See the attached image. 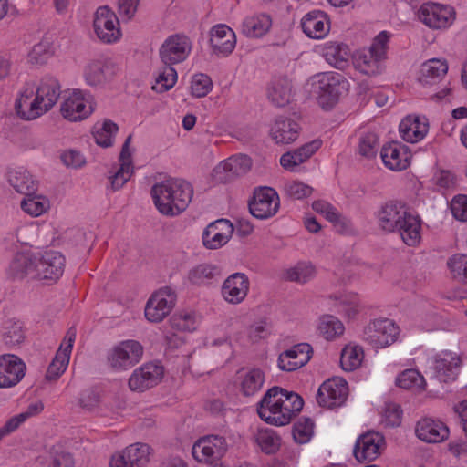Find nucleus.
Segmentation results:
<instances>
[{
  "instance_id": "f8f14e48",
  "label": "nucleus",
  "mask_w": 467,
  "mask_h": 467,
  "mask_svg": "<svg viewBox=\"0 0 467 467\" xmlns=\"http://www.w3.org/2000/svg\"><path fill=\"white\" fill-rule=\"evenodd\" d=\"M93 26L97 36L104 43H114L121 37L119 18L108 6L97 9Z\"/></svg>"
},
{
  "instance_id": "680f3d73",
  "label": "nucleus",
  "mask_w": 467,
  "mask_h": 467,
  "mask_svg": "<svg viewBox=\"0 0 467 467\" xmlns=\"http://www.w3.org/2000/svg\"><path fill=\"white\" fill-rule=\"evenodd\" d=\"M212 86V80L207 75L196 74L192 80V94L196 98H202L210 92Z\"/></svg>"
},
{
  "instance_id": "bb28decb",
  "label": "nucleus",
  "mask_w": 467,
  "mask_h": 467,
  "mask_svg": "<svg viewBox=\"0 0 467 467\" xmlns=\"http://www.w3.org/2000/svg\"><path fill=\"white\" fill-rule=\"evenodd\" d=\"M415 432L417 437L429 443L441 442L449 437L448 427L440 420L424 418L417 422Z\"/></svg>"
},
{
  "instance_id": "0eeeda50",
  "label": "nucleus",
  "mask_w": 467,
  "mask_h": 467,
  "mask_svg": "<svg viewBox=\"0 0 467 467\" xmlns=\"http://www.w3.org/2000/svg\"><path fill=\"white\" fill-rule=\"evenodd\" d=\"M400 335V327L389 318L371 321L363 330V339L375 348H383L395 343Z\"/></svg>"
},
{
  "instance_id": "4d7b16f0",
  "label": "nucleus",
  "mask_w": 467,
  "mask_h": 467,
  "mask_svg": "<svg viewBox=\"0 0 467 467\" xmlns=\"http://www.w3.org/2000/svg\"><path fill=\"white\" fill-rule=\"evenodd\" d=\"M314 423L310 419L300 420L293 427V438L296 443L304 444L309 441L313 435Z\"/></svg>"
},
{
  "instance_id": "a18cd8bd",
  "label": "nucleus",
  "mask_w": 467,
  "mask_h": 467,
  "mask_svg": "<svg viewBox=\"0 0 467 467\" xmlns=\"http://www.w3.org/2000/svg\"><path fill=\"white\" fill-rule=\"evenodd\" d=\"M447 267L455 281L467 285V254H455L447 261Z\"/></svg>"
},
{
  "instance_id": "9d476101",
  "label": "nucleus",
  "mask_w": 467,
  "mask_h": 467,
  "mask_svg": "<svg viewBox=\"0 0 467 467\" xmlns=\"http://www.w3.org/2000/svg\"><path fill=\"white\" fill-rule=\"evenodd\" d=\"M420 20L432 29L449 27L455 19L453 7L434 2L423 3L419 9Z\"/></svg>"
},
{
  "instance_id": "473e14b6",
  "label": "nucleus",
  "mask_w": 467,
  "mask_h": 467,
  "mask_svg": "<svg viewBox=\"0 0 467 467\" xmlns=\"http://www.w3.org/2000/svg\"><path fill=\"white\" fill-rule=\"evenodd\" d=\"M304 33L311 38H322L329 31L327 15L319 10L307 13L301 21Z\"/></svg>"
},
{
  "instance_id": "8fccbe9b",
  "label": "nucleus",
  "mask_w": 467,
  "mask_h": 467,
  "mask_svg": "<svg viewBox=\"0 0 467 467\" xmlns=\"http://www.w3.org/2000/svg\"><path fill=\"white\" fill-rule=\"evenodd\" d=\"M318 329L320 334L327 339L332 340L343 334L345 327L340 320L333 316L322 317Z\"/></svg>"
},
{
  "instance_id": "603ef678",
  "label": "nucleus",
  "mask_w": 467,
  "mask_h": 467,
  "mask_svg": "<svg viewBox=\"0 0 467 467\" xmlns=\"http://www.w3.org/2000/svg\"><path fill=\"white\" fill-rule=\"evenodd\" d=\"M22 210L32 215L39 216L48 208V201L41 195H26V198L21 202Z\"/></svg>"
},
{
  "instance_id": "f704fd0d",
  "label": "nucleus",
  "mask_w": 467,
  "mask_h": 467,
  "mask_svg": "<svg viewBox=\"0 0 467 467\" xmlns=\"http://www.w3.org/2000/svg\"><path fill=\"white\" fill-rule=\"evenodd\" d=\"M240 390L244 396H253L259 391L265 382V373L257 368H242L238 371Z\"/></svg>"
},
{
  "instance_id": "412c9836",
  "label": "nucleus",
  "mask_w": 467,
  "mask_h": 467,
  "mask_svg": "<svg viewBox=\"0 0 467 467\" xmlns=\"http://www.w3.org/2000/svg\"><path fill=\"white\" fill-rule=\"evenodd\" d=\"M35 94V87L27 86L21 90L15 103L16 114L25 120H34L47 113Z\"/></svg>"
},
{
  "instance_id": "338daca9",
  "label": "nucleus",
  "mask_w": 467,
  "mask_h": 467,
  "mask_svg": "<svg viewBox=\"0 0 467 467\" xmlns=\"http://www.w3.org/2000/svg\"><path fill=\"white\" fill-rule=\"evenodd\" d=\"M31 412H22L9 419L3 427L0 428V441L8 434L15 431L26 420L30 417Z\"/></svg>"
},
{
  "instance_id": "dca6fc26",
  "label": "nucleus",
  "mask_w": 467,
  "mask_h": 467,
  "mask_svg": "<svg viewBox=\"0 0 467 467\" xmlns=\"http://www.w3.org/2000/svg\"><path fill=\"white\" fill-rule=\"evenodd\" d=\"M226 451L227 442L224 437L208 435L194 443L192 453L198 462H210L223 456Z\"/></svg>"
},
{
  "instance_id": "e2e57ef3",
  "label": "nucleus",
  "mask_w": 467,
  "mask_h": 467,
  "mask_svg": "<svg viewBox=\"0 0 467 467\" xmlns=\"http://www.w3.org/2000/svg\"><path fill=\"white\" fill-rule=\"evenodd\" d=\"M285 193L296 200L308 197L312 193V188L301 182L292 181L285 185Z\"/></svg>"
},
{
  "instance_id": "13d9d810",
  "label": "nucleus",
  "mask_w": 467,
  "mask_h": 467,
  "mask_svg": "<svg viewBox=\"0 0 467 467\" xmlns=\"http://www.w3.org/2000/svg\"><path fill=\"white\" fill-rule=\"evenodd\" d=\"M119 128L116 123L107 119L104 121L101 129L94 134L97 144L102 147H109L112 145V138L117 133Z\"/></svg>"
},
{
  "instance_id": "39448f33",
  "label": "nucleus",
  "mask_w": 467,
  "mask_h": 467,
  "mask_svg": "<svg viewBox=\"0 0 467 467\" xmlns=\"http://www.w3.org/2000/svg\"><path fill=\"white\" fill-rule=\"evenodd\" d=\"M389 39V33L382 31L374 38L368 49L357 52L353 57L355 68L367 76L381 73L387 58Z\"/></svg>"
},
{
  "instance_id": "a19ab883",
  "label": "nucleus",
  "mask_w": 467,
  "mask_h": 467,
  "mask_svg": "<svg viewBox=\"0 0 467 467\" xmlns=\"http://www.w3.org/2000/svg\"><path fill=\"white\" fill-rule=\"evenodd\" d=\"M268 98L277 107H284L291 99V84L286 78L275 79L268 89Z\"/></svg>"
},
{
  "instance_id": "4468645a",
  "label": "nucleus",
  "mask_w": 467,
  "mask_h": 467,
  "mask_svg": "<svg viewBox=\"0 0 467 467\" xmlns=\"http://www.w3.org/2000/svg\"><path fill=\"white\" fill-rule=\"evenodd\" d=\"M94 109L95 103L89 96L86 97L81 90H74L62 102L60 112L69 121H79L88 118Z\"/></svg>"
},
{
  "instance_id": "cd10ccee",
  "label": "nucleus",
  "mask_w": 467,
  "mask_h": 467,
  "mask_svg": "<svg viewBox=\"0 0 467 467\" xmlns=\"http://www.w3.org/2000/svg\"><path fill=\"white\" fill-rule=\"evenodd\" d=\"M117 70V65L111 59L94 60L87 66L85 78L89 85L97 86L110 79Z\"/></svg>"
},
{
  "instance_id": "6ab92c4d",
  "label": "nucleus",
  "mask_w": 467,
  "mask_h": 467,
  "mask_svg": "<svg viewBox=\"0 0 467 467\" xmlns=\"http://www.w3.org/2000/svg\"><path fill=\"white\" fill-rule=\"evenodd\" d=\"M26 370V364L17 356H0V388H12L17 385L25 377Z\"/></svg>"
},
{
  "instance_id": "a211bd4d",
  "label": "nucleus",
  "mask_w": 467,
  "mask_h": 467,
  "mask_svg": "<svg viewBox=\"0 0 467 467\" xmlns=\"http://www.w3.org/2000/svg\"><path fill=\"white\" fill-rule=\"evenodd\" d=\"M462 358L459 354L444 350L434 358V375L440 382L450 383L459 376Z\"/></svg>"
},
{
  "instance_id": "864d4df0",
  "label": "nucleus",
  "mask_w": 467,
  "mask_h": 467,
  "mask_svg": "<svg viewBox=\"0 0 467 467\" xmlns=\"http://www.w3.org/2000/svg\"><path fill=\"white\" fill-rule=\"evenodd\" d=\"M177 81V72L173 67L163 65L156 77V83L152 87L157 92H164L171 89Z\"/></svg>"
},
{
  "instance_id": "c9c22d12",
  "label": "nucleus",
  "mask_w": 467,
  "mask_h": 467,
  "mask_svg": "<svg viewBox=\"0 0 467 467\" xmlns=\"http://www.w3.org/2000/svg\"><path fill=\"white\" fill-rule=\"evenodd\" d=\"M428 131V123L420 117L408 116L400 124V132L404 140L417 142L424 138Z\"/></svg>"
},
{
  "instance_id": "2eb2a0df",
  "label": "nucleus",
  "mask_w": 467,
  "mask_h": 467,
  "mask_svg": "<svg viewBox=\"0 0 467 467\" xmlns=\"http://www.w3.org/2000/svg\"><path fill=\"white\" fill-rule=\"evenodd\" d=\"M279 205L276 192L272 188L264 187L254 192L253 200L249 202V211L257 219H267L277 213Z\"/></svg>"
},
{
  "instance_id": "052dcab7",
  "label": "nucleus",
  "mask_w": 467,
  "mask_h": 467,
  "mask_svg": "<svg viewBox=\"0 0 467 467\" xmlns=\"http://www.w3.org/2000/svg\"><path fill=\"white\" fill-rule=\"evenodd\" d=\"M379 147V139L375 133L368 132L363 135L358 143V153L366 158L376 156Z\"/></svg>"
},
{
  "instance_id": "72a5a7b5",
  "label": "nucleus",
  "mask_w": 467,
  "mask_h": 467,
  "mask_svg": "<svg viewBox=\"0 0 467 467\" xmlns=\"http://www.w3.org/2000/svg\"><path fill=\"white\" fill-rule=\"evenodd\" d=\"M131 140V135H129L126 139L120 154L119 162L120 166L117 172L110 177L111 188L116 191L120 189L130 178L132 170L131 154L129 150V146Z\"/></svg>"
},
{
  "instance_id": "4be33fe9",
  "label": "nucleus",
  "mask_w": 467,
  "mask_h": 467,
  "mask_svg": "<svg viewBox=\"0 0 467 467\" xmlns=\"http://www.w3.org/2000/svg\"><path fill=\"white\" fill-rule=\"evenodd\" d=\"M252 167V161L247 155H235L221 162L214 170L216 180L226 183L245 174Z\"/></svg>"
},
{
  "instance_id": "f3484780",
  "label": "nucleus",
  "mask_w": 467,
  "mask_h": 467,
  "mask_svg": "<svg viewBox=\"0 0 467 467\" xmlns=\"http://www.w3.org/2000/svg\"><path fill=\"white\" fill-rule=\"evenodd\" d=\"M385 444V438L381 433L369 431L358 437L354 455L358 462L374 461L381 454Z\"/></svg>"
},
{
  "instance_id": "79ce46f5",
  "label": "nucleus",
  "mask_w": 467,
  "mask_h": 467,
  "mask_svg": "<svg viewBox=\"0 0 467 467\" xmlns=\"http://www.w3.org/2000/svg\"><path fill=\"white\" fill-rule=\"evenodd\" d=\"M364 358L363 348L359 346H346L340 356V365L345 371H353L359 368Z\"/></svg>"
},
{
  "instance_id": "4c0bfd02",
  "label": "nucleus",
  "mask_w": 467,
  "mask_h": 467,
  "mask_svg": "<svg viewBox=\"0 0 467 467\" xmlns=\"http://www.w3.org/2000/svg\"><path fill=\"white\" fill-rule=\"evenodd\" d=\"M448 71L445 60L430 59L422 64L419 80L423 85H431L441 80Z\"/></svg>"
},
{
  "instance_id": "c03bdc74",
  "label": "nucleus",
  "mask_w": 467,
  "mask_h": 467,
  "mask_svg": "<svg viewBox=\"0 0 467 467\" xmlns=\"http://www.w3.org/2000/svg\"><path fill=\"white\" fill-rule=\"evenodd\" d=\"M255 441L261 450L267 453L275 452L280 447V438L272 429H258L255 434Z\"/></svg>"
},
{
  "instance_id": "c85d7f7f",
  "label": "nucleus",
  "mask_w": 467,
  "mask_h": 467,
  "mask_svg": "<svg viewBox=\"0 0 467 467\" xmlns=\"http://www.w3.org/2000/svg\"><path fill=\"white\" fill-rule=\"evenodd\" d=\"M210 43L214 53L228 56L236 44L234 32L226 25L214 26L211 30Z\"/></svg>"
},
{
  "instance_id": "ea45409f",
  "label": "nucleus",
  "mask_w": 467,
  "mask_h": 467,
  "mask_svg": "<svg viewBox=\"0 0 467 467\" xmlns=\"http://www.w3.org/2000/svg\"><path fill=\"white\" fill-rule=\"evenodd\" d=\"M9 182L14 189L25 195L35 194L38 183L26 170H17L9 173Z\"/></svg>"
},
{
  "instance_id": "ddd939ff",
  "label": "nucleus",
  "mask_w": 467,
  "mask_h": 467,
  "mask_svg": "<svg viewBox=\"0 0 467 467\" xmlns=\"http://www.w3.org/2000/svg\"><path fill=\"white\" fill-rule=\"evenodd\" d=\"M348 395L345 379L333 378L326 380L318 389L317 401L319 406L333 409L342 406Z\"/></svg>"
},
{
  "instance_id": "37998d69",
  "label": "nucleus",
  "mask_w": 467,
  "mask_h": 467,
  "mask_svg": "<svg viewBox=\"0 0 467 467\" xmlns=\"http://www.w3.org/2000/svg\"><path fill=\"white\" fill-rule=\"evenodd\" d=\"M396 384L405 389L422 391L426 382L424 377L416 369H406L396 379Z\"/></svg>"
},
{
  "instance_id": "aec40b11",
  "label": "nucleus",
  "mask_w": 467,
  "mask_h": 467,
  "mask_svg": "<svg viewBox=\"0 0 467 467\" xmlns=\"http://www.w3.org/2000/svg\"><path fill=\"white\" fill-rule=\"evenodd\" d=\"M163 372L162 366L146 363L133 371L129 379V387L133 391H145L161 380Z\"/></svg>"
},
{
  "instance_id": "774afa93",
  "label": "nucleus",
  "mask_w": 467,
  "mask_h": 467,
  "mask_svg": "<svg viewBox=\"0 0 467 467\" xmlns=\"http://www.w3.org/2000/svg\"><path fill=\"white\" fill-rule=\"evenodd\" d=\"M31 412H22L9 419L3 427L0 428V441L8 434L15 431L26 420L30 417Z\"/></svg>"
},
{
  "instance_id": "9b49d317",
  "label": "nucleus",
  "mask_w": 467,
  "mask_h": 467,
  "mask_svg": "<svg viewBox=\"0 0 467 467\" xmlns=\"http://www.w3.org/2000/svg\"><path fill=\"white\" fill-rule=\"evenodd\" d=\"M192 50L191 39L183 34L170 36L161 46L159 56L163 65L173 67L183 62Z\"/></svg>"
},
{
  "instance_id": "6e6d98bb",
  "label": "nucleus",
  "mask_w": 467,
  "mask_h": 467,
  "mask_svg": "<svg viewBox=\"0 0 467 467\" xmlns=\"http://www.w3.org/2000/svg\"><path fill=\"white\" fill-rule=\"evenodd\" d=\"M47 467H75V461L68 451L52 447L49 451Z\"/></svg>"
},
{
  "instance_id": "a878e982",
  "label": "nucleus",
  "mask_w": 467,
  "mask_h": 467,
  "mask_svg": "<svg viewBox=\"0 0 467 467\" xmlns=\"http://www.w3.org/2000/svg\"><path fill=\"white\" fill-rule=\"evenodd\" d=\"M301 127L294 119L280 116L275 119L270 130V136L276 144L286 145L296 141Z\"/></svg>"
},
{
  "instance_id": "6e6552de",
  "label": "nucleus",
  "mask_w": 467,
  "mask_h": 467,
  "mask_svg": "<svg viewBox=\"0 0 467 467\" xmlns=\"http://www.w3.org/2000/svg\"><path fill=\"white\" fill-rule=\"evenodd\" d=\"M142 355L143 348L140 342L125 340L109 351L108 365L114 371L127 370L139 363Z\"/></svg>"
},
{
  "instance_id": "423d86ee",
  "label": "nucleus",
  "mask_w": 467,
  "mask_h": 467,
  "mask_svg": "<svg viewBox=\"0 0 467 467\" xmlns=\"http://www.w3.org/2000/svg\"><path fill=\"white\" fill-rule=\"evenodd\" d=\"M318 104L323 109L333 108L339 98L348 91V82L339 73L323 72L313 77Z\"/></svg>"
},
{
  "instance_id": "7c9ffc66",
  "label": "nucleus",
  "mask_w": 467,
  "mask_h": 467,
  "mask_svg": "<svg viewBox=\"0 0 467 467\" xmlns=\"http://www.w3.org/2000/svg\"><path fill=\"white\" fill-rule=\"evenodd\" d=\"M321 144L320 140H314L295 150L287 151L281 156L280 164L285 170L294 171L298 165L308 160Z\"/></svg>"
},
{
  "instance_id": "f257e3e1",
  "label": "nucleus",
  "mask_w": 467,
  "mask_h": 467,
  "mask_svg": "<svg viewBox=\"0 0 467 467\" xmlns=\"http://www.w3.org/2000/svg\"><path fill=\"white\" fill-rule=\"evenodd\" d=\"M303 406L304 400L298 394L273 387L258 403L257 413L266 423L284 426L301 411Z\"/></svg>"
},
{
  "instance_id": "b1692460",
  "label": "nucleus",
  "mask_w": 467,
  "mask_h": 467,
  "mask_svg": "<svg viewBox=\"0 0 467 467\" xmlns=\"http://www.w3.org/2000/svg\"><path fill=\"white\" fill-rule=\"evenodd\" d=\"M312 347L307 343L295 345L282 352L278 358V367L284 371H295L305 366L311 358Z\"/></svg>"
},
{
  "instance_id": "5fc2aeb1",
  "label": "nucleus",
  "mask_w": 467,
  "mask_h": 467,
  "mask_svg": "<svg viewBox=\"0 0 467 467\" xmlns=\"http://www.w3.org/2000/svg\"><path fill=\"white\" fill-rule=\"evenodd\" d=\"M218 274L216 266L202 264L192 268L188 274V279L191 284L200 285L206 281L213 279Z\"/></svg>"
},
{
  "instance_id": "0e129e2a",
  "label": "nucleus",
  "mask_w": 467,
  "mask_h": 467,
  "mask_svg": "<svg viewBox=\"0 0 467 467\" xmlns=\"http://www.w3.org/2000/svg\"><path fill=\"white\" fill-rule=\"evenodd\" d=\"M383 416L387 426L396 427L401 422L402 410L398 404L389 403L386 405Z\"/></svg>"
},
{
  "instance_id": "c756f323",
  "label": "nucleus",
  "mask_w": 467,
  "mask_h": 467,
  "mask_svg": "<svg viewBox=\"0 0 467 467\" xmlns=\"http://www.w3.org/2000/svg\"><path fill=\"white\" fill-rule=\"evenodd\" d=\"M249 289V281L244 274L235 273L223 283L222 293L226 301L238 304L244 299Z\"/></svg>"
},
{
  "instance_id": "1a4fd4ad",
  "label": "nucleus",
  "mask_w": 467,
  "mask_h": 467,
  "mask_svg": "<svg viewBox=\"0 0 467 467\" xmlns=\"http://www.w3.org/2000/svg\"><path fill=\"white\" fill-rule=\"evenodd\" d=\"M177 299L175 291L161 287L151 295L145 306V317L150 322L162 321L173 309Z\"/></svg>"
},
{
  "instance_id": "393cba45",
  "label": "nucleus",
  "mask_w": 467,
  "mask_h": 467,
  "mask_svg": "<svg viewBox=\"0 0 467 467\" xmlns=\"http://www.w3.org/2000/svg\"><path fill=\"white\" fill-rule=\"evenodd\" d=\"M380 157L389 170L403 171L410 164L411 153L407 146L392 142L382 147Z\"/></svg>"
},
{
  "instance_id": "20e7f679",
  "label": "nucleus",
  "mask_w": 467,
  "mask_h": 467,
  "mask_svg": "<svg viewBox=\"0 0 467 467\" xmlns=\"http://www.w3.org/2000/svg\"><path fill=\"white\" fill-rule=\"evenodd\" d=\"M66 259L57 251L48 250L31 256L20 254L12 264L15 270L40 280L56 282L64 273Z\"/></svg>"
},
{
  "instance_id": "7ed1b4c3",
  "label": "nucleus",
  "mask_w": 467,
  "mask_h": 467,
  "mask_svg": "<svg viewBox=\"0 0 467 467\" xmlns=\"http://www.w3.org/2000/svg\"><path fill=\"white\" fill-rule=\"evenodd\" d=\"M158 211L173 217L186 210L193 195L192 186L182 179H168L156 183L150 191Z\"/></svg>"
},
{
  "instance_id": "2f4dec72",
  "label": "nucleus",
  "mask_w": 467,
  "mask_h": 467,
  "mask_svg": "<svg viewBox=\"0 0 467 467\" xmlns=\"http://www.w3.org/2000/svg\"><path fill=\"white\" fill-rule=\"evenodd\" d=\"M35 94L37 96L44 109L48 112L57 102L61 94V85L53 77L43 78L38 86L35 88Z\"/></svg>"
},
{
  "instance_id": "f03ea898",
  "label": "nucleus",
  "mask_w": 467,
  "mask_h": 467,
  "mask_svg": "<svg viewBox=\"0 0 467 467\" xmlns=\"http://www.w3.org/2000/svg\"><path fill=\"white\" fill-rule=\"evenodd\" d=\"M379 227L388 233L398 232L409 246H415L420 241V219L413 215L405 203L389 201L378 213Z\"/></svg>"
},
{
  "instance_id": "58836bf2",
  "label": "nucleus",
  "mask_w": 467,
  "mask_h": 467,
  "mask_svg": "<svg viewBox=\"0 0 467 467\" xmlns=\"http://www.w3.org/2000/svg\"><path fill=\"white\" fill-rule=\"evenodd\" d=\"M272 26L270 16L259 14L246 17L242 26V32L248 37H260L268 32Z\"/></svg>"
},
{
  "instance_id": "49530a36",
  "label": "nucleus",
  "mask_w": 467,
  "mask_h": 467,
  "mask_svg": "<svg viewBox=\"0 0 467 467\" xmlns=\"http://www.w3.org/2000/svg\"><path fill=\"white\" fill-rule=\"evenodd\" d=\"M150 447L146 443H134L128 446L123 451L135 467H144L150 462Z\"/></svg>"
},
{
  "instance_id": "69168bd1",
  "label": "nucleus",
  "mask_w": 467,
  "mask_h": 467,
  "mask_svg": "<svg viewBox=\"0 0 467 467\" xmlns=\"http://www.w3.org/2000/svg\"><path fill=\"white\" fill-rule=\"evenodd\" d=\"M452 215L460 221H467V195L455 196L451 202Z\"/></svg>"
},
{
  "instance_id": "bf43d9fd",
  "label": "nucleus",
  "mask_w": 467,
  "mask_h": 467,
  "mask_svg": "<svg viewBox=\"0 0 467 467\" xmlns=\"http://www.w3.org/2000/svg\"><path fill=\"white\" fill-rule=\"evenodd\" d=\"M171 327L178 331H192L195 329V317L192 313H175L170 318Z\"/></svg>"
},
{
  "instance_id": "09e8293b",
  "label": "nucleus",
  "mask_w": 467,
  "mask_h": 467,
  "mask_svg": "<svg viewBox=\"0 0 467 467\" xmlns=\"http://www.w3.org/2000/svg\"><path fill=\"white\" fill-rule=\"evenodd\" d=\"M70 356L62 351V347L57 349L55 358L49 364L45 379L48 381H56L65 372L69 362Z\"/></svg>"
},
{
  "instance_id": "e433bc0d",
  "label": "nucleus",
  "mask_w": 467,
  "mask_h": 467,
  "mask_svg": "<svg viewBox=\"0 0 467 467\" xmlns=\"http://www.w3.org/2000/svg\"><path fill=\"white\" fill-rule=\"evenodd\" d=\"M323 56L331 66L343 69L348 63L349 49L343 43L327 42L323 48Z\"/></svg>"
},
{
  "instance_id": "5701e85b",
  "label": "nucleus",
  "mask_w": 467,
  "mask_h": 467,
  "mask_svg": "<svg viewBox=\"0 0 467 467\" xmlns=\"http://www.w3.org/2000/svg\"><path fill=\"white\" fill-rule=\"evenodd\" d=\"M233 223L226 219L211 223L202 234L203 245L208 249H218L227 244L234 234Z\"/></svg>"
},
{
  "instance_id": "3c124183",
  "label": "nucleus",
  "mask_w": 467,
  "mask_h": 467,
  "mask_svg": "<svg viewBox=\"0 0 467 467\" xmlns=\"http://www.w3.org/2000/svg\"><path fill=\"white\" fill-rule=\"evenodd\" d=\"M4 329L3 340L6 346L16 347L24 341L25 334L20 321L9 320Z\"/></svg>"
},
{
  "instance_id": "de8ad7c7",
  "label": "nucleus",
  "mask_w": 467,
  "mask_h": 467,
  "mask_svg": "<svg viewBox=\"0 0 467 467\" xmlns=\"http://www.w3.org/2000/svg\"><path fill=\"white\" fill-rule=\"evenodd\" d=\"M315 267L305 262L296 264L284 273V279L290 282L306 283L315 275Z\"/></svg>"
}]
</instances>
